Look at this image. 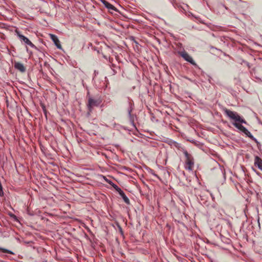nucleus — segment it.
Masks as SVG:
<instances>
[{
    "instance_id": "8",
    "label": "nucleus",
    "mask_w": 262,
    "mask_h": 262,
    "mask_svg": "<svg viewBox=\"0 0 262 262\" xmlns=\"http://www.w3.org/2000/svg\"><path fill=\"white\" fill-rule=\"evenodd\" d=\"M254 164L260 170L262 171V160L258 156H255L254 158Z\"/></svg>"
},
{
    "instance_id": "15",
    "label": "nucleus",
    "mask_w": 262,
    "mask_h": 262,
    "mask_svg": "<svg viewBox=\"0 0 262 262\" xmlns=\"http://www.w3.org/2000/svg\"><path fill=\"white\" fill-rule=\"evenodd\" d=\"M211 49H215V50H217V51H219L221 52V50L217 49L216 48H215V47H212H212H211Z\"/></svg>"
},
{
    "instance_id": "4",
    "label": "nucleus",
    "mask_w": 262,
    "mask_h": 262,
    "mask_svg": "<svg viewBox=\"0 0 262 262\" xmlns=\"http://www.w3.org/2000/svg\"><path fill=\"white\" fill-rule=\"evenodd\" d=\"M101 101L100 99H94L91 97L89 98L88 107L90 112H91L95 106H98L101 103Z\"/></svg>"
},
{
    "instance_id": "5",
    "label": "nucleus",
    "mask_w": 262,
    "mask_h": 262,
    "mask_svg": "<svg viewBox=\"0 0 262 262\" xmlns=\"http://www.w3.org/2000/svg\"><path fill=\"white\" fill-rule=\"evenodd\" d=\"M17 35L21 42H24L26 45H28L32 48L36 49V47L32 43L28 38L20 34L19 32H17Z\"/></svg>"
},
{
    "instance_id": "12",
    "label": "nucleus",
    "mask_w": 262,
    "mask_h": 262,
    "mask_svg": "<svg viewBox=\"0 0 262 262\" xmlns=\"http://www.w3.org/2000/svg\"><path fill=\"white\" fill-rule=\"evenodd\" d=\"M14 67L21 72H24L26 71L25 67Z\"/></svg>"
},
{
    "instance_id": "1",
    "label": "nucleus",
    "mask_w": 262,
    "mask_h": 262,
    "mask_svg": "<svg viewBox=\"0 0 262 262\" xmlns=\"http://www.w3.org/2000/svg\"><path fill=\"white\" fill-rule=\"evenodd\" d=\"M224 111L226 115L230 118V120L234 121L232 124L234 127L244 133L247 137H249L255 143L259 144V142L252 135L250 132L245 127L241 124L242 123L247 124L246 121L244 118L241 117L236 112L228 110L227 108H225Z\"/></svg>"
},
{
    "instance_id": "6",
    "label": "nucleus",
    "mask_w": 262,
    "mask_h": 262,
    "mask_svg": "<svg viewBox=\"0 0 262 262\" xmlns=\"http://www.w3.org/2000/svg\"><path fill=\"white\" fill-rule=\"evenodd\" d=\"M50 38L53 41V42L54 43L55 45L58 49H62V47L60 45V41L58 38V37L54 35V34H50Z\"/></svg>"
},
{
    "instance_id": "2",
    "label": "nucleus",
    "mask_w": 262,
    "mask_h": 262,
    "mask_svg": "<svg viewBox=\"0 0 262 262\" xmlns=\"http://www.w3.org/2000/svg\"><path fill=\"white\" fill-rule=\"evenodd\" d=\"M183 154L185 157V167L186 169L192 170L194 165L193 158L191 155L188 154L186 150L183 151Z\"/></svg>"
},
{
    "instance_id": "7",
    "label": "nucleus",
    "mask_w": 262,
    "mask_h": 262,
    "mask_svg": "<svg viewBox=\"0 0 262 262\" xmlns=\"http://www.w3.org/2000/svg\"><path fill=\"white\" fill-rule=\"evenodd\" d=\"M105 6V7L109 10H114L116 12H118V9L113 5L110 4L109 2H107L105 0H99Z\"/></svg>"
},
{
    "instance_id": "9",
    "label": "nucleus",
    "mask_w": 262,
    "mask_h": 262,
    "mask_svg": "<svg viewBox=\"0 0 262 262\" xmlns=\"http://www.w3.org/2000/svg\"><path fill=\"white\" fill-rule=\"evenodd\" d=\"M112 186L119 192L120 195L122 194H123L124 192L117 185L113 183Z\"/></svg>"
},
{
    "instance_id": "10",
    "label": "nucleus",
    "mask_w": 262,
    "mask_h": 262,
    "mask_svg": "<svg viewBox=\"0 0 262 262\" xmlns=\"http://www.w3.org/2000/svg\"><path fill=\"white\" fill-rule=\"evenodd\" d=\"M0 251H1L2 252H3L4 253H9V254H14V253L12 251H11V250H9L5 249V248H1V247H0Z\"/></svg>"
},
{
    "instance_id": "14",
    "label": "nucleus",
    "mask_w": 262,
    "mask_h": 262,
    "mask_svg": "<svg viewBox=\"0 0 262 262\" xmlns=\"http://www.w3.org/2000/svg\"><path fill=\"white\" fill-rule=\"evenodd\" d=\"M132 40H133L134 42L136 45L137 48H138L139 43L135 39L134 37H132Z\"/></svg>"
},
{
    "instance_id": "11",
    "label": "nucleus",
    "mask_w": 262,
    "mask_h": 262,
    "mask_svg": "<svg viewBox=\"0 0 262 262\" xmlns=\"http://www.w3.org/2000/svg\"><path fill=\"white\" fill-rule=\"evenodd\" d=\"M120 195L121 196V197L122 198L123 201H124V202L125 203H126L127 204H129V200L126 196V195L125 194L124 192H123V194H121Z\"/></svg>"
},
{
    "instance_id": "3",
    "label": "nucleus",
    "mask_w": 262,
    "mask_h": 262,
    "mask_svg": "<svg viewBox=\"0 0 262 262\" xmlns=\"http://www.w3.org/2000/svg\"><path fill=\"white\" fill-rule=\"evenodd\" d=\"M178 54L181 56L185 60L191 63L192 66H197L194 61L185 51H179Z\"/></svg>"
},
{
    "instance_id": "13",
    "label": "nucleus",
    "mask_w": 262,
    "mask_h": 262,
    "mask_svg": "<svg viewBox=\"0 0 262 262\" xmlns=\"http://www.w3.org/2000/svg\"><path fill=\"white\" fill-rule=\"evenodd\" d=\"M131 112H132V109H129L128 110V115H129L130 120L132 121V123H133L134 122V119H133L134 117L132 116Z\"/></svg>"
},
{
    "instance_id": "18",
    "label": "nucleus",
    "mask_w": 262,
    "mask_h": 262,
    "mask_svg": "<svg viewBox=\"0 0 262 262\" xmlns=\"http://www.w3.org/2000/svg\"><path fill=\"white\" fill-rule=\"evenodd\" d=\"M170 2H172V0H169Z\"/></svg>"
},
{
    "instance_id": "17",
    "label": "nucleus",
    "mask_w": 262,
    "mask_h": 262,
    "mask_svg": "<svg viewBox=\"0 0 262 262\" xmlns=\"http://www.w3.org/2000/svg\"><path fill=\"white\" fill-rule=\"evenodd\" d=\"M189 16H190V15H191V16H192L194 17V15H193V14L192 13H191V12H189Z\"/></svg>"
},
{
    "instance_id": "16",
    "label": "nucleus",
    "mask_w": 262,
    "mask_h": 262,
    "mask_svg": "<svg viewBox=\"0 0 262 262\" xmlns=\"http://www.w3.org/2000/svg\"><path fill=\"white\" fill-rule=\"evenodd\" d=\"M14 66H23L22 64L20 63H18V62H17L16 63Z\"/></svg>"
}]
</instances>
